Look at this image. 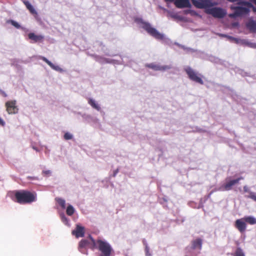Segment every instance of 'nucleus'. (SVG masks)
<instances>
[{"label":"nucleus","instance_id":"obj_33","mask_svg":"<svg viewBox=\"0 0 256 256\" xmlns=\"http://www.w3.org/2000/svg\"><path fill=\"white\" fill-rule=\"evenodd\" d=\"M11 194H14V198H14V200L15 201L16 199V192H10L8 194V195L10 196Z\"/></svg>","mask_w":256,"mask_h":256},{"label":"nucleus","instance_id":"obj_20","mask_svg":"<svg viewBox=\"0 0 256 256\" xmlns=\"http://www.w3.org/2000/svg\"><path fill=\"white\" fill-rule=\"evenodd\" d=\"M244 218L246 222H247L250 224H256V218L253 216H246Z\"/></svg>","mask_w":256,"mask_h":256},{"label":"nucleus","instance_id":"obj_4","mask_svg":"<svg viewBox=\"0 0 256 256\" xmlns=\"http://www.w3.org/2000/svg\"><path fill=\"white\" fill-rule=\"evenodd\" d=\"M96 242V246L94 248H98L102 252L100 256H110L112 248L110 245L106 240L98 239Z\"/></svg>","mask_w":256,"mask_h":256},{"label":"nucleus","instance_id":"obj_5","mask_svg":"<svg viewBox=\"0 0 256 256\" xmlns=\"http://www.w3.org/2000/svg\"><path fill=\"white\" fill-rule=\"evenodd\" d=\"M246 6L248 8H244L242 6H238L236 8L233 14H230V16L234 17L238 16H240L244 14H246L249 12L248 8H252L253 11L256 12V8L254 7L253 5L249 2H246Z\"/></svg>","mask_w":256,"mask_h":256},{"label":"nucleus","instance_id":"obj_10","mask_svg":"<svg viewBox=\"0 0 256 256\" xmlns=\"http://www.w3.org/2000/svg\"><path fill=\"white\" fill-rule=\"evenodd\" d=\"M174 4L178 8H190L191 6L189 0H175Z\"/></svg>","mask_w":256,"mask_h":256},{"label":"nucleus","instance_id":"obj_15","mask_svg":"<svg viewBox=\"0 0 256 256\" xmlns=\"http://www.w3.org/2000/svg\"><path fill=\"white\" fill-rule=\"evenodd\" d=\"M28 38L33 40L34 42H38L41 41L43 38L44 36L41 35H36L34 33H30L28 34Z\"/></svg>","mask_w":256,"mask_h":256},{"label":"nucleus","instance_id":"obj_18","mask_svg":"<svg viewBox=\"0 0 256 256\" xmlns=\"http://www.w3.org/2000/svg\"><path fill=\"white\" fill-rule=\"evenodd\" d=\"M42 59L44 62H45L52 69H54L56 70H58V71H60L62 70V69L58 66L54 65L52 63L50 60H48L45 57H42Z\"/></svg>","mask_w":256,"mask_h":256},{"label":"nucleus","instance_id":"obj_41","mask_svg":"<svg viewBox=\"0 0 256 256\" xmlns=\"http://www.w3.org/2000/svg\"><path fill=\"white\" fill-rule=\"evenodd\" d=\"M34 149L38 151V149L35 148H34Z\"/></svg>","mask_w":256,"mask_h":256},{"label":"nucleus","instance_id":"obj_24","mask_svg":"<svg viewBox=\"0 0 256 256\" xmlns=\"http://www.w3.org/2000/svg\"><path fill=\"white\" fill-rule=\"evenodd\" d=\"M56 200L58 204L63 208H64L66 207L65 200L61 198H56Z\"/></svg>","mask_w":256,"mask_h":256},{"label":"nucleus","instance_id":"obj_13","mask_svg":"<svg viewBox=\"0 0 256 256\" xmlns=\"http://www.w3.org/2000/svg\"><path fill=\"white\" fill-rule=\"evenodd\" d=\"M72 234L76 238L82 237L84 235V228L77 224L76 230L72 232Z\"/></svg>","mask_w":256,"mask_h":256},{"label":"nucleus","instance_id":"obj_1","mask_svg":"<svg viewBox=\"0 0 256 256\" xmlns=\"http://www.w3.org/2000/svg\"><path fill=\"white\" fill-rule=\"evenodd\" d=\"M193 4L199 8H204L207 14H210L216 18H224L226 12L225 10L216 7L218 3L214 0H191Z\"/></svg>","mask_w":256,"mask_h":256},{"label":"nucleus","instance_id":"obj_8","mask_svg":"<svg viewBox=\"0 0 256 256\" xmlns=\"http://www.w3.org/2000/svg\"><path fill=\"white\" fill-rule=\"evenodd\" d=\"M146 66L154 70L166 71L172 68L170 65H160L155 64H147Z\"/></svg>","mask_w":256,"mask_h":256},{"label":"nucleus","instance_id":"obj_22","mask_svg":"<svg viewBox=\"0 0 256 256\" xmlns=\"http://www.w3.org/2000/svg\"><path fill=\"white\" fill-rule=\"evenodd\" d=\"M74 212V207L71 206L69 205L66 209V214L68 216H72Z\"/></svg>","mask_w":256,"mask_h":256},{"label":"nucleus","instance_id":"obj_3","mask_svg":"<svg viewBox=\"0 0 256 256\" xmlns=\"http://www.w3.org/2000/svg\"><path fill=\"white\" fill-rule=\"evenodd\" d=\"M36 194L26 191L17 192V202L30 203L36 200Z\"/></svg>","mask_w":256,"mask_h":256},{"label":"nucleus","instance_id":"obj_7","mask_svg":"<svg viewBox=\"0 0 256 256\" xmlns=\"http://www.w3.org/2000/svg\"><path fill=\"white\" fill-rule=\"evenodd\" d=\"M242 179V178H240L236 180H234L230 181H228L226 184L222 186L218 190H229L232 188V187L236 184H238L240 180Z\"/></svg>","mask_w":256,"mask_h":256},{"label":"nucleus","instance_id":"obj_34","mask_svg":"<svg viewBox=\"0 0 256 256\" xmlns=\"http://www.w3.org/2000/svg\"><path fill=\"white\" fill-rule=\"evenodd\" d=\"M4 122L0 118V126H4Z\"/></svg>","mask_w":256,"mask_h":256},{"label":"nucleus","instance_id":"obj_12","mask_svg":"<svg viewBox=\"0 0 256 256\" xmlns=\"http://www.w3.org/2000/svg\"><path fill=\"white\" fill-rule=\"evenodd\" d=\"M6 110L9 114L15 113L16 108L15 101H9L6 103Z\"/></svg>","mask_w":256,"mask_h":256},{"label":"nucleus","instance_id":"obj_32","mask_svg":"<svg viewBox=\"0 0 256 256\" xmlns=\"http://www.w3.org/2000/svg\"><path fill=\"white\" fill-rule=\"evenodd\" d=\"M7 22L8 23H10L12 24V25H13L14 26H16V22L14 21V20H8L7 21Z\"/></svg>","mask_w":256,"mask_h":256},{"label":"nucleus","instance_id":"obj_37","mask_svg":"<svg viewBox=\"0 0 256 256\" xmlns=\"http://www.w3.org/2000/svg\"><path fill=\"white\" fill-rule=\"evenodd\" d=\"M250 2H252L256 4V0H250Z\"/></svg>","mask_w":256,"mask_h":256},{"label":"nucleus","instance_id":"obj_30","mask_svg":"<svg viewBox=\"0 0 256 256\" xmlns=\"http://www.w3.org/2000/svg\"><path fill=\"white\" fill-rule=\"evenodd\" d=\"M248 197L256 202V194L252 192H250Z\"/></svg>","mask_w":256,"mask_h":256},{"label":"nucleus","instance_id":"obj_17","mask_svg":"<svg viewBox=\"0 0 256 256\" xmlns=\"http://www.w3.org/2000/svg\"><path fill=\"white\" fill-rule=\"evenodd\" d=\"M88 103L94 109L98 111L100 110V104L94 99L90 98L88 100Z\"/></svg>","mask_w":256,"mask_h":256},{"label":"nucleus","instance_id":"obj_16","mask_svg":"<svg viewBox=\"0 0 256 256\" xmlns=\"http://www.w3.org/2000/svg\"><path fill=\"white\" fill-rule=\"evenodd\" d=\"M247 28L248 30L253 32H256V22L250 20L246 24Z\"/></svg>","mask_w":256,"mask_h":256},{"label":"nucleus","instance_id":"obj_25","mask_svg":"<svg viewBox=\"0 0 256 256\" xmlns=\"http://www.w3.org/2000/svg\"><path fill=\"white\" fill-rule=\"evenodd\" d=\"M168 16H170L171 18H172L174 19L182 20V18L180 16H178L176 14L171 12H168Z\"/></svg>","mask_w":256,"mask_h":256},{"label":"nucleus","instance_id":"obj_26","mask_svg":"<svg viewBox=\"0 0 256 256\" xmlns=\"http://www.w3.org/2000/svg\"><path fill=\"white\" fill-rule=\"evenodd\" d=\"M229 2H237L239 4H242L244 6H246V1H244L243 0H228Z\"/></svg>","mask_w":256,"mask_h":256},{"label":"nucleus","instance_id":"obj_31","mask_svg":"<svg viewBox=\"0 0 256 256\" xmlns=\"http://www.w3.org/2000/svg\"><path fill=\"white\" fill-rule=\"evenodd\" d=\"M62 221L64 222H65L66 224H67L68 223V220L67 219V218L65 216H62Z\"/></svg>","mask_w":256,"mask_h":256},{"label":"nucleus","instance_id":"obj_19","mask_svg":"<svg viewBox=\"0 0 256 256\" xmlns=\"http://www.w3.org/2000/svg\"><path fill=\"white\" fill-rule=\"evenodd\" d=\"M240 42V45L248 46L252 48H256V44L252 42L247 40L242 39Z\"/></svg>","mask_w":256,"mask_h":256},{"label":"nucleus","instance_id":"obj_2","mask_svg":"<svg viewBox=\"0 0 256 256\" xmlns=\"http://www.w3.org/2000/svg\"><path fill=\"white\" fill-rule=\"evenodd\" d=\"M135 21L139 24L140 27L144 29L148 33L156 38L162 40L164 38L163 34H160L156 28L152 27L148 23L143 22L140 18H136Z\"/></svg>","mask_w":256,"mask_h":256},{"label":"nucleus","instance_id":"obj_39","mask_svg":"<svg viewBox=\"0 0 256 256\" xmlns=\"http://www.w3.org/2000/svg\"><path fill=\"white\" fill-rule=\"evenodd\" d=\"M16 26H17V28H18L20 27L19 25L18 24H17Z\"/></svg>","mask_w":256,"mask_h":256},{"label":"nucleus","instance_id":"obj_21","mask_svg":"<svg viewBox=\"0 0 256 256\" xmlns=\"http://www.w3.org/2000/svg\"><path fill=\"white\" fill-rule=\"evenodd\" d=\"M192 246L194 248L200 249L202 246V241L200 240H196L193 242Z\"/></svg>","mask_w":256,"mask_h":256},{"label":"nucleus","instance_id":"obj_11","mask_svg":"<svg viewBox=\"0 0 256 256\" xmlns=\"http://www.w3.org/2000/svg\"><path fill=\"white\" fill-rule=\"evenodd\" d=\"M244 218L237 220L236 221V227L241 232L245 230L246 228V224Z\"/></svg>","mask_w":256,"mask_h":256},{"label":"nucleus","instance_id":"obj_28","mask_svg":"<svg viewBox=\"0 0 256 256\" xmlns=\"http://www.w3.org/2000/svg\"><path fill=\"white\" fill-rule=\"evenodd\" d=\"M72 138V134L70 132H66L64 135V138L66 140H71Z\"/></svg>","mask_w":256,"mask_h":256},{"label":"nucleus","instance_id":"obj_9","mask_svg":"<svg viewBox=\"0 0 256 256\" xmlns=\"http://www.w3.org/2000/svg\"><path fill=\"white\" fill-rule=\"evenodd\" d=\"M88 245H90L92 248H94L96 246V241L90 236L88 240H81L79 244V247L84 248Z\"/></svg>","mask_w":256,"mask_h":256},{"label":"nucleus","instance_id":"obj_27","mask_svg":"<svg viewBox=\"0 0 256 256\" xmlns=\"http://www.w3.org/2000/svg\"><path fill=\"white\" fill-rule=\"evenodd\" d=\"M228 38L230 39L232 41L234 42L235 43H236L237 44H238L240 45L241 44L240 42L242 41V39L236 38H232V37H230V36L228 37Z\"/></svg>","mask_w":256,"mask_h":256},{"label":"nucleus","instance_id":"obj_40","mask_svg":"<svg viewBox=\"0 0 256 256\" xmlns=\"http://www.w3.org/2000/svg\"><path fill=\"white\" fill-rule=\"evenodd\" d=\"M3 95H4V96H6V94L4 92L3 93Z\"/></svg>","mask_w":256,"mask_h":256},{"label":"nucleus","instance_id":"obj_14","mask_svg":"<svg viewBox=\"0 0 256 256\" xmlns=\"http://www.w3.org/2000/svg\"><path fill=\"white\" fill-rule=\"evenodd\" d=\"M24 4H25L27 9L30 12L34 15H36L37 12L33 6L26 0H22Z\"/></svg>","mask_w":256,"mask_h":256},{"label":"nucleus","instance_id":"obj_29","mask_svg":"<svg viewBox=\"0 0 256 256\" xmlns=\"http://www.w3.org/2000/svg\"><path fill=\"white\" fill-rule=\"evenodd\" d=\"M235 256H244V255L242 250L238 248L236 252Z\"/></svg>","mask_w":256,"mask_h":256},{"label":"nucleus","instance_id":"obj_38","mask_svg":"<svg viewBox=\"0 0 256 256\" xmlns=\"http://www.w3.org/2000/svg\"><path fill=\"white\" fill-rule=\"evenodd\" d=\"M166 2H172L174 0H166Z\"/></svg>","mask_w":256,"mask_h":256},{"label":"nucleus","instance_id":"obj_36","mask_svg":"<svg viewBox=\"0 0 256 256\" xmlns=\"http://www.w3.org/2000/svg\"><path fill=\"white\" fill-rule=\"evenodd\" d=\"M244 190L245 192H248V188L247 186H244Z\"/></svg>","mask_w":256,"mask_h":256},{"label":"nucleus","instance_id":"obj_23","mask_svg":"<svg viewBox=\"0 0 256 256\" xmlns=\"http://www.w3.org/2000/svg\"><path fill=\"white\" fill-rule=\"evenodd\" d=\"M52 172L50 170H44L42 171V175L44 177H48L51 176Z\"/></svg>","mask_w":256,"mask_h":256},{"label":"nucleus","instance_id":"obj_6","mask_svg":"<svg viewBox=\"0 0 256 256\" xmlns=\"http://www.w3.org/2000/svg\"><path fill=\"white\" fill-rule=\"evenodd\" d=\"M185 71L190 80L199 83L201 84H204V82L202 79V76L200 74H198L190 67L186 68H185Z\"/></svg>","mask_w":256,"mask_h":256},{"label":"nucleus","instance_id":"obj_35","mask_svg":"<svg viewBox=\"0 0 256 256\" xmlns=\"http://www.w3.org/2000/svg\"><path fill=\"white\" fill-rule=\"evenodd\" d=\"M146 255L147 256H150V254H149V252H148V248L147 246H146Z\"/></svg>","mask_w":256,"mask_h":256}]
</instances>
